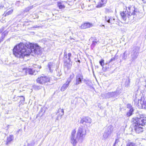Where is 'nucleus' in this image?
Listing matches in <instances>:
<instances>
[{"mask_svg": "<svg viewBox=\"0 0 146 146\" xmlns=\"http://www.w3.org/2000/svg\"><path fill=\"white\" fill-rule=\"evenodd\" d=\"M41 47L37 44L29 42L25 44L20 43L15 46L13 50V53L15 57L23 58L25 56L30 55L35 56L41 53Z\"/></svg>", "mask_w": 146, "mask_h": 146, "instance_id": "f257e3e1", "label": "nucleus"}, {"mask_svg": "<svg viewBox=\"0 0 146 146\" xmlns=\"http://www.w3.org/2000/svg\"><path fill=\"white\" fill-rule=\"evenodd\" d=\"M137 8L134 6H129L127 7H126V9H124L123 11L121 13L120 15L122 18L124 20L127 19L129 20H131L134 18V16H136L138 13Z\"/></svg>", "mask_w": 146, "mask_h": 146, "instance_id": "f03ea898", "label": "nucleus"}, {"mask_svg": "<svg viewBox=\"0 0 146 146\" xmlns=\"http://www.w3.org/2000/svg\"><path fill=\"white\" fill-rule=\"evenodd\" d=\"M34 65L35 66V67L36 68L35 69L33 70V69L31 68H23V69L22 72L23 74L21 76H26L27 74V73H28L29 74L31 75L35 74H35V72H37L39 71V69L41 67L40 66H37V64H34Z\"/></svg>", "mask_w": 146, "mask_h": 146, "instance_id": "7ed1b4c3", "label": "nucleus"}, {"mask_svg": "<svg viewBox=\"0 0 146 146\" xmlns=\"http://www.w3.org/2000/svg\"><path fill=\"white\" fill-rule=\"evenodd\" d=\"M113 129V126L110 125L105 127V130L103 133V139H106L112 133Z\"/></svg>", "mask_w": 146, "mask_h": 146, "instance_id": "20e7f679", "label": "nucleus"}, {"mask_svg": "<svg viewBox=\"0 0 146 146\" xmlns=\"http://www.w3.org/2000/svg\"><path fill=\"white\" fill-rule=\"evenodd\" d=\"M139 48L138 46H134L132 49L131 53V61H133L137 58L138 55Z\"/></svg>", "mask_w": 146, "mask_h": 146, "instance_id": "39448f33", "label": "nucleus"}, {"mask_svg": "<svg viewBox=\"0 0 146 146\" xmlns=\"http://www.w3.org/2000/svg\"><path fill=\"white\" fill-rule=\"evenodd\" d=\"M133 123L138 124L141 126H143L146 123V118H139L138 117L133 118L132 120Z\"/></svg>", "mask_w": 146, "mask_h": 146, "instance_id": "423d86ee", "label": "nucleus"}, {"mask_svg": "<svg viewBox=\"0 0 146 146\" xmlns=\"http://www.w3.org/2000/svg\"><path fill=\"white\" fill-rule=\"evenodd\" d=\"M86 134V131L84 130L83 127H80L78 128L77 132V138L79 139H82Z\"/></svg>", "mask_w": 146, "mask_h": 146, "instance_id": "0eeeda50", "label": "nucleus"}, {"mask_svg": "<svg viewBox=\"0 0 146 146\" xmlns=\"http://www.w3.org/2000/svg\"><path fill=\"white\" fill-rule=\"evenodd\" d=\"M76 131L74 129L72 131L71 133V135L70 137V142L73 146H75L77 143V139H78L77 138V136H75Z\"/></svg>", "mask_w": 146, "mask_h": 146, "instance_id": "6e6552de", "label": "nucleus"}, {"mask_svg": "<svg viewBox=\"0 0 146 146\" xmlns=\"http://www.w3.org/2000/svg\"><path fill=\"white\" fill-rule=\"evenodd\" d=\"M50 80V78L46 77L41 76L40 78H38L36 80V81L38 83L40 84H45L46 83L49 82Z\"/></svg>", "mask_w": 146, "mask_h": 146, "instance_id": "1a4fd4ad", "label": "nucleus"}, {"mask_svg": "<svg viewBox=\"0 0 146 146\" xmlns=\"http://www.w3.org/2000/svg\"><path fill=\"white\" fill-rule=\"evenodd\" d=\"M133 125L134 126L133 129L137 133H139L143 131V128L141 126V125L134 123H133Z\"/></svg>", "mask_w": 146, "mask_h": 146, "instance_id": "9d476101", "label": "nucleus"}, {"mask_svg": "<svg viewBox=\"0 0 146 146\" xmlns=\"http://www.w3.org/2000/svg\"><path fill=\"white\" fill-rule=\"evenodd\" d=\"M71 56V53H69L68 55H67L66 53L64 52V56L63 58V61L64 64H70L71 60L70 58Z\"/></svg>", "mask_w": 146, "mask_h": 146, "instance_id": "9b49d317", "label": "nucleus"}, {"mask_svg": "<svg viewBox=\"0 0 146 146\" xmlns=\"http://www.w3.org/2000/svg\"><path fill=\"white\" fill-rule=\"evenodd\" d=\"M83 79V76L82 74H77L76 77L75 85H77L81 83Z\"/></svg>", "mask_w": 146, "mask_h": 146, "instance_id": "f8f14e48", "label": "nucleus"}, {"mask_svg": "<svg viewBox=\"0 0 146 146\" xmlns=\"http://www.w3.org/2000/svg\"><path fill=\"white\" fill-rule=\"evenodd\" d=\"M137 104L138 106H139L140 104L142 107H143L144 108H146V98L144 97H141L140 100H138Z\"/></svg>", "mask_w": 146, "mask_h": 146, "instance_id": "ddd939ff", "label": "nucleus"}, {"mask_svg": "<svg viewBox=\"0 0 146 146\" xmlns=\"http://www.w3.org/2000/svg\"><path fill=\"white\" fill-rule=\"evenodd\" d=\"M64 111L63 110L61 109H59L56 113L57 115V117L56 118V120H58L59 119H61L62 116L64 115Z\"/></svg>", "mask_w": 146, "mask_h": 146, "instance_id": "4468645a", "label": "nucleus"}, {"mask_svg": "<svg viewBox=\"0 0 146 146\" xmlns=\"http://www.w3.org/2000/svg\"><path fill=\"white\" fill-rule=\"evenodd\" d=\"M64 111L63 110L61 109H59L56 113L57 115V117L56 118V120H58L59 119H61L62 116L64 115Z\"/></svg>", "mask_w": 146, "mask_h": 146, "instance_id": "2eb2a0df", "label": "nucleus"}, {"mask_svg": "<svg viewBox=\"0 0 146 146\" xmlns=\"http://www.w3.org/2000/svg\"><path fill=\"white\" fill-rule=\"evenodd\" d=\"M127 108L129 110L126 115L127 117H129L132 115L134 110L132 106L130 104H127Z\"/></svg>", "mask_w": 146, "mask_h": 146, "instance_id": "dca6fc26", "label": "nucleus"}, {"mask_svg": "<svg viewBox=\"0 0 146 146\" xmlns=\"http://www.w3.org/2000/svg\"><path fill=\"white\" fill-rule=\"evenodd\" d=\"M121 93L120 90L117 89L115 92L108 93V94L109 96L110 97L115 98L117 96Z\"/></svg>", "mask_w": 146, "mask_h": 146, "instance_id": "f3484780", "label": "nucleus"}, {"mask_svg": "<svg viewBox=\"0 0 146 146\" xmlns=\"http://www.w3.org/2000/svg\"><path fill=\"white\" fill-rule=\"evenodd\" d=\"M84 122L87 123H91L92 122V119L89 117H86L82 118L80 122L83 124Z\"/></svg>", "mask_w": 146, "mask_h": 146, "instance_id": "a211bd4d", "label": "nucleus"}, {"mask_svg": "<svg viewBox=\"0 0 146 146\" xmlns=\"http://www.w3.org/2000/svg\"><path fill=\"white\" fill-rule=\"evenodd\" d=\"M105 20V21L111 25L114 23L115 21V19L112 17L106 16Z\"/></svg>", "mask_w": 146, "mask_h": 146, "instance_id": "6ab92c4d", "label": "nucleus"}, {"mask_svg": "<svg viewBox=\"0 0 146 146\" xmlns=\"http://www.w3.org/2000/svg\"><path fill=\"white\" fill-rule=\"evenodd\" d=\"M92 26V25L91 23H85L81 25L80 28L81 29H86L90 28Z\"/></svg>", "mask_w": 146, "mask_h": 146, "instance_id": "aec40b11", "label": "nucleus"}, {"mask_svg": "<svg viewBox=\"0 0 146 146\" xmlns=\"http://www.w3.org/2000/svg\"><path fill=\"white\" fill-rule=\"evenodd\" d=\"M14 139L13 135H10L9 136L7 137L6 144L8 145L10 144L11 142L13 141Z\"/></svg>", "mask_w": 146, "mask_h": 146, "instance_id": "412c9836", "label": "nucleus"}, {"mask_svg": "<svg viewBox=\"0 0 146 146\" xmlns=\"http://www.w3.org/2000/svg\"><path fill=\"white\" fill-rule=\"evenodd\" d=\"M69 85L68 84L66 83L64 84L61 88L60 89L61 91L62 92L66 90L67 88L68 87Z\"/></svg>", "mask_w": 146, "mask_h": 146, "instance_id": "4be33fe9", "label": "nucleus"}, {"mask_svg": "<svg viewBox=\"0 0 146 146\" xmlns=\"http://www.w3.org/2000/svg\"><path fill=\"white\" fill-rule=\"evenodd\" d=\"M74 76L73 73L70 75V77L68 79L66 83L69 85V83L70 82L73 78H74Z\"/></svg>", "mask_w": 146, "mask_h": 146, "instance_id": "5701e85b", "label": "nucleus"}, {"mask_svg": "<svg viewBox=\"0 0 146 146\" xmlns=\"http://www.w3.org/2000/svg\"><path fill=\"white\" fill-rule=\"evenodd\" d=\"M35 144V142L34 140H32L31 142L28 143L27 145L24 146H33Z\"/></svg>", "mask_w": 146, "mask_h": 146, "instance_id": "b1692460", "label": "nucleus"}, {"mask_svg": "<svg viewBox=\"0 0 146 146\" xmlns=\"http://www.w3.org/2000/svg\"><path fill=\"white\" fill-rule=\"evenodd\" d=\"M62 2H58L57 3V5L59 8L60 9L64 8L65 6L64 5L62 4Z\"/></svg>", "mask_w": 146, "mask_h": 146, "instance_id": "393cba45", "label": "nucleus"}, {"mask_svg": "<svg viewBox=\"0 0 146 146\" xmlns=\"http://www.w3.org/2000/svg\"><path fill=\"white\" fill-rule=\"evenodd\" d=\"M13 10L12 9H10V10H7L6 11V13H5V15L7 16L11 15L13 13Z\"/></svg>", "mask_w": 146, "mask_h": 146, "instance_id": "a878e982", "label": "nucleus"}, {"mask_svg": "<svg viewBox=\"0 0 146 146\" xmlns=\"http://www.w3.org/2000/svg\"><path fill=\"white\" fill-rule=\"evenodd\" d=\"M128 55V53H127L126 51H125L123 53L122 55V57L124 59H125L127 58V56Z\"/></svg>", "mask_w": 146, "mask_h": 146, "instance_id": "bb28decb", "label": "nucleus"}, {"mask_svg": "<svg viewBox=\"0 0 146 146\" xmlns=\"http://www.w3.org/2000/svg\"><path fill=\"white\" fill-rule=\"evenodd\" d=\"M33 8V6L28 7L25 8L24 11L25 12H28L30 10Z\"/></svg>", "mask_w": 146, "mask_h": 146, "instance_id": "cd10ccee", "label": "nucleus"}, {"mask_svg": "<svg viewBox=\"0 0 146 146\" xmlns=\"http://www.w3.org/2000/svg\"><path fill=\"white\" fill-rule=\"evenodd\" d=\"M127 146H137V145L134 143H129L127 144Z\"/></svg>", "mask_w": 146, "mask_h": 146, "instance_id": "c85d7f7f", "label": "nucleus"}, {"mask_svg": "<svg viewBox=\"0 0 146 146\" xmlns=\"http://www.w3.org/2000/svg\"><path fill=\"white\" fill-rule=\"evenodd\" d=\"M98 42V41L97 40H94L93 41L91 46L93 47H94L96 44H97Z\"/></svg>", "mask_w": 146, "mask_h": 146, "instance_id": "c756f323", "label": "nucleus"}, {"mask_svg": "<svg viewBox=\"0 0 146 146\" xmlns=\"http://www.w3.org/2000/svg\"><path fill=\"white\" fill-rule=\"evenodd\" d=\"M104 4H103V3H102V2H99L98 3L96 7L98 8L101 7H102Z\"/></svg>", "mask_w": 146, "mask_h": 146, "instance_id": "7c9ffc66", "label": "nucleus"}, {"mask_svg": "<svg viewBox=\"0 0 146 146\" xmlns=\"http://www.w3.org/2000/svg\"><path fill=\"white\" fill-rule=\"evenodd\" d=\"M107 65V64H100V66L102 67V70H103L105 71L106 70L107 68L106 67Z\"/></svg>", "mask_w": 146, "mask_h": 146, "instance_id": "2f4dec72", "label": "nucleus"}, {"mask_svg": "<svg viewBox=\"0 0 146 146\" xmlns=\"http://www.w3.org/2000/svg\"><path fill=\"white\" fill-rule=\"evenodd\" d=\"M48 69H49V70H50V72H51V71H52L53 69H51V68L52 67V64H50V65L48 64Z\"/></svg>", "mask_w": 146, "mask_h": 146, "instance_id": "473e14b6", "label": "nucleus"}, {"mask_svg": "<svg viewBox=\"0 0 146 146\" xmlns=\"http://www.w3.org/2000/svg\"><path fill=\"white\" fill-rule=\"evenodd\" d=\"M139 117V118H142L143 119V118H146V117H145V115L143 114L140 115L139 117Z\"/></svg>", "mask_w": 146, "mask_h": 146, "instance_id": "72a5a7b5", "label": "nucleus"}, {"mask_svg": "<svg viewBox=\"0 0 146 146\" xmlns=\"http://www.w3.org/2000/svg\"><path fill=\"white\" fill-rule=\"evenodd\" d=\"M115 60V57L112 58L110 60L109 63H110L111 62L114 61Z\"/></svg>", "mask_w": 146, "mask_h": 146, "instance_id": "f704fd0d", "label": "nucleus"}, {"mask_svg": "<svg viewBox=\"0 0 146 146\" xmlns=\"http://www.w3.org/2000/svg\"><path fill=\"white\" fill-rule=\"evenodd\" d=\"M20 4V2L19 1H17L15 3V5L17 6H19V5Z\"/></svg>", "mask_w": 146, "mask_h": 146, "instance_id": "c9c22d12", "label": "nucleus"}, {"mask_svg": "<svg viewBox=\"0 0 146 146\" xmlns=\"http://www.w3.org/2000/svg\"><path fill=\"white\" fill-rule=\"evenodd\" d=\"M107 0H101V2L105 4L107 3Z\"/></svg>", "mask_w": 146, "mask_h": 146, "instance_id": "e433bc0d", "label": "nucleus"}, {"mask_svg": "<svg viewBox=\"0 0 146 146\" xmlns=\"http://www.w3.org/2000/svg\"><path fill=\"white\" fill-rule=\"evenodd\" d=\"M118 141H119L118 139H116L115 140V143L114 144L113 146H115V145L116 144V143H117V142H118Z\"/></svg>", "mask_w": 146, "mask_h": 146, "instance_id": "4c0bfd02", "label": "nucleus"}, {"mask_svg": "<svg viewBox=\"0 0 146 146\" xmlns=\"http://www.w3.org/2000/svg\"><path fill=\"white\" fill-rule=\"evenodd\" d=\"M84 82L87 85H89V83H88V81H87V80H84Z\"/></svg>", "mask_w": 146, "mask_h": 146, "instance_id": "58836bf2", "label": "nucleus"}, {"mask_svg": "<svg viewBox=\"0 0 146 146\" xmlns=\"http://www.w3.org/2000/svg\"><path fill=\"white\" fill-rule=\"evenodd\" d=\"M100 64H104V60H101L100 61Z\"/></svg>", "mask_w": 146, "mask_h": 146, "instance_id": "ea45409f", "label": "nucleus"}, {"mask_svg": "<svg viewBox=\"0 0 146 146\" xmlns=\"http://www.w3.org/2000/svg\"><path fill=\"white\" fill-rule=\"evenodd\" d=\"M21 100L23 101H25V98L23 96H21Z\"/></svg>", "mask_w": 146, "mask_h": 146, "instance_id": "a19ab883", "label": "nucleus"}, {"mask_svg": "<svg viewBox=\"0 0 146 146\" xmlns=\"http://www.w3.org/2000/svg\"><path fill=\"white\" fill-rule=\"evenodd\" d=\"M40 27H41L40 26H37V25L33 27L35 28H40Z\"/></svg>", "mask_w": 146, "mask_h": 146, "instance_id": "79ce46f5", "label": "nucleus"}, {"mask_svg": "<svg viewBox=\"0 0 146 146\" xmlns=\"http://www.w3.org/2000/svg\"><path fill=\"white\" fill-rule=\"evenodd\" d=\"M142 1L143 3H146V0H142Z\"/></svg>", "mask_w": 146, "mask_h": 146, "instance_id": "37998d69", "label": "nucleus"}, {"mask_svg": "<svg viewBox=\"0 0 146 146\" xmlns=\"http://www.w3.org/2000/svg\"><path fill=\"white\" fill-rule=\"evenodd\" d=\"M3 7V6L1 5L0 6V8H2Z\"/></svg>", "mask_w": 146, "mask_h": 146, "instance_id": "c03bdc74", "label": "nucleus"}, {"mask_svg": "<svg viewBox=\"0 0 146 146\" xmlns=\"http://www.w3.org/2000/svg\"><path fill=\"white\" fill-rule=\"evenodd\" d=\"M61 75V74H58V75H57V76H58V77H59Z\"/></svg>", "mask_w": 146, "mask_h": 146, "instance_id": "a18cd8bd", "label": "nucleus"}, {"mask_svg": "<svg viewBox=\"0 0 146 146\" xmlns=\"http://www.w3.org/2000/svg\"><path fill=\"white\" fill-rule=\"evenodd\" d=\"M36 18H38V15H36Z\"/></svg>", "mask_w": 146, "mask_h": 146, "instance_id": "49530a36", "label": "nucleus"}, {"mask_svg": "<svg viewBox=\"0 0 146 146\" xmlns=\"http://www.w3.org/2000/svg\"><path fill=\"white\" fill-rule=\"evenodd\" d=\"M38 89H41L40 87L38 86Z\"/></svg>", "mask_w": 146, "mask_h": 146, "instance_id": "de8ad7c7", "label": "nucleus"}, {"mask_svg": "<svg viewBox=\"0 0 146 146\" xmlns=\"http://www.w3.org/2000/svg\"><path fill=\"white\" fill-rule=\"evenodd\" d=\"M128 82L129 83V82H130V81H129V80H128Z\"/></svg>", "mask_w": 146, "mask_h": 146, "instance_id": "09e8293b", "label": "nucleus"}, {"mask_svg": "<svg viewBox=\"0 0 146 146\" xmlns=\"http://www.w3.org/2000/svg\"><path fill=\"white\" fill-rule=\"evenodd\" d=\"M102 26H104V27H105L104 25H102Z\"/></svg>", "mask_w": 146, "mask_h": 146, "instance_id": "8fccbe9b", "label": "nucleus"}, {"mask_svg": "<svg viewBox=\"0 0 146 146\" xmlns=\"http://www.w3.org/2000/svg\"><path fill=\"white\" fill-rule=\"evenodd\" d=\"M140 104H139V106H140ZM141 106H140V107H141V106H141Z\"/></svg>", "mask_w": 146, "mask_h": 146, "instance_id": "3c124183", "label": "nucleus"}, {"mask_svg": "<svg viewBox=\"0 0 146 146\" xmlns=\"http://www.w3.org/2000/svg\"><path fill=\"white\" fill-rule=\"evenodd\" d=\"M78 61H79V62L80 63V60H78Z\"/></svg>", "mask_w": 146, "mask_h": 146, "instance_id": "603ef678", "label": "nucleus"}]
</instances>
